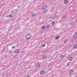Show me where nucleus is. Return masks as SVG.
I'll list each match as a JSON object with an SVG mask.
<instances>
[{
  "mask_svg": "<svg viewBox=\"0 0 77 77\" xmlns=\"http://www.w3.org/2000/svg\"><path fill=\"white\" fill-rule=\"evenodd\" d=\"M29 36V37H26V40H29L31 37V34H28L26 35V36Z\"/></svg>",
  "mask_w": 77,
  "mask_h": 77,
  "instance_id": "obj_1",
  "label": "nucleus"
},
{
  "mask_svg": "<svg viewBox=\"0 0 77 77\" xmlns=\"http://www.w3.org/2000/svg\"><path fill=\"white\" fill-rule=\"evenodd\" d=\"M57 17V16H56L55 15H52L50 17V18L51 19H54V18H56Z\"/></svg>",
  "mask_w": 77,
  "mask_h": 77,
  "instance_id": "obj_2",
  "label": "nucleus"
},
{
  "mask_svg": "<svg viewBox=\"0 0 77 77\" xmlns=\"http://www.w3.org/2000/svg\"><path fill=\"white\" fill-rule=\"evenodd\" d=\"M47 5H43L42 7V9H45L47 8Z\"/></svg>",
  "mask_w": 77,
  "mask_h": 77,
  "instance_id": "obj_3",
  "label": "nucleus"
},
{
  "mask_svg": "<svg viewBox=\"0 0 77 77\" xmlns=\"http://www.w3.org/2000/svg\"><path fill=\"white\" fill-rule=\"evenodd\" d=\"M14 11H15V10L13 9L12 11H10L11 12V14H12L13 15H14Z\"/></svg>",
  "mask_w": 77,
  "mask_h": 77,
  "instance_id": "obj_4",
  "label": "nucleus"
},
{
  "mask_svg": "<svg viewBox=\"0 0 77 77\" xmlns=\"http://www.w3.org/2000/svg\"><path fill=\"white\" fill-rule=\"evenodd\" d=\"M73 48H74V49L77 48V45L75 44V45H74L73 46Z\"/></svg>",
  "mask_w": 77,
  "mask_h": 77,
  "instance_id": "obj_5",
  "label": "nucleus"
},
{
  "mask_svg": "<svg viewBox=\"0 0 77 77\" xmlns=\"http://www.w3.org/2000/svg\"><path fill=\"white\" fill-rule=\"evenodd\" d=\"M35 15H36V14L34 12L31 14V15L32 17H34V16H35Z\"/></svg>",
  "mask_w": 77,
  "mask_h": 77,
  "instance_id": "obj_6",
  "label": "nucleus"
},
{
  "mask_svg": "<svg viewBox=\"0 0 77 77\" xmlns=\"http://www.w3.org/2000/svg\"><path fill=\"white\" fill-rule=\"evenodd\" d=\"M73 59V58H72V57H70L69 58L68 60H72Z\"/></svg>",
  "mask_w": 77,
  "mask_h": 77,
  "instance_id": "obj_7",
  "label": "nucleus"
},
{
  "mask_svg": "<svg viewBox=\"0 0 77 77\" xmlns=\"http://www.w3.org/2000/svg\"><path fill=\"white\" fill-rule=\"evenodd\" d=\"M15 53H19V50L17 49L15 51Z\"/></svg>",
  "mask_w": 77,
  "mask_h": 77,
  "instance_id": "obj_8",
  "label": "nucleus"
},
{
  "mask_svg": "<svg viewBox=\"0 0 77 77\" xmlns=\"http://www.w3.org/2000/svg\"><path fill=\"white\" fill-rule=\"evenodd\" d=\"M45 73V71H42L40 72L41 74H44Z\"/></svg>",
  "mask_w": 77,
  "mask_h": 77,
  "instance_id": "obj_9",
  "label": "nucleus"
},
{
  "mask_svg": "<svg viewBox=\"0 0 77 77\" xmlns=\"http://www.w3.org/2000/svg\"><path fill=\"white\" fill-rule=\"evenodd\" d=\"M73 38H77V33L75 34L73 36Z\"/></svg>",
  "mask_w": 77,
  "mask_h": 77,
  "instance_id": "obj_10",
  "label": "nucleus"
},
{
  "mask_svg": "<svg viewBox=\"0 0 77 77\" xmlns=\"http://www.w3.org/2000/svg\"><path fill=\"white\" fill-rule=\"evenodd\" d=\"M68 1L67 0H65L64 1V3H65V4L67 3H68Z\"/></svg>",
  "mask_w": 77,
  "mask_h": 77,
  "instance_id": "obj_11",
  "label": "nucleus"
},
{
  "mask_svg": "<svg viewBox=\"0 0 77 77\" xmlns=\"http://www.w3.org/2000/svg\"><path fill=\"white\" fill-rule=\"evenodd\" d=\"M59 36H56V37L55 38V39H56V40H57V39H59Z\"/></svg>",
  "mask_w": 77,
  "mask_h": 77,
  "instance_id": "obj_12",
  "label": "nucleus"
},
{
  "mask_svg": "<svg viewBox=\"0 0 77 77\" xmlns=\"http://www.w3.org/2000/svg\"><path fill=\"white\" fill-rule=\"evenodd\" d=\"M74 71L73 70H71L69 71V73L70 74H71L72 72H73Z\"/></svg>",
  "mask_w": 77,
  "mask_h": 77,
  "instance_id": "obj_13",
  "label": "nucleus"
},
{
  "mask_svg": "<svg viewBox=\"0 0 77 77\" xmlns=\"http://www.w3.org/2000/svg\"><path fill=\"white\" fill-rule=\"evenodd\" d=\"M43 12H48V10H47V9H43Z\"/></svg>",
  "mask_w": 77,
  "mask_h": 77,
  "instance_id": "obj_14",
  "label": "nucleus"
},
{
  "mask_svg": "<svg viewBox=\"0 0 77 77\" xmlns=\"http://www.w3.org/2000/svg\"><path fill=\"white\" fill-rule=\"evenodd\" d=\"M6 17H8V18H11V17H12V15H9L8 16H6Z\"/></svg>",
  "mask_w": 77,
  "mask_h": 77,
  "instance_id": "obj_15",
  "label": "nucleus"
},
{
  "mask_svg": "<svg viewBox=\"0 0 77 77\" xmlns=\"http://www.w3.org/2000/svg\"><path fill=\"white\" fill-rule=\"evenodd\" d=\"M37 66H38V67H40V64L39 63H38V64L37 65Z\"/></svg>",
  "mask_w": 77,
  "mask_h": 77,
  "instance_id": "obj_16",
  "label": "nucleus"
},
{
  "mask_svg": "<svg viewBox=\"0 0 77 77\" xmlns=\"http://www.w3.org/2000/svg\"><path fill=\"white\" fill-rule=\"evenodd\" d=\"M43 59H45L46 58V55H44L42 57Z\"/></svg>",
  "mask_w": 77,
  "mask_h": 77,
  "instance_id": "obj_17",
  "label": "nucleus"
},
{
  "mask_svg": "<svg viewBox=\"0 0 77 77\" xmlns=\"http://www.w3.org/2000/svg\"><path fill=\"white\" fill-rule=\"evenodd\" d=\"M68 41V39H66V40H65L64 41V43H66V42H67Z\"/></svg>",
  "mask_w": 77,
  "mask_h": 77,
  "instance_id": "obj_18",
  "label": "nucleus"
},
{
  "mask_svg": "<svg viewBox=\"0 0 77 77\" xmlns=\"http://www.w3.org/2000/svg\"><path fill=\"white\" fill-rule=\"evenodd\" d=\"M54 23H55V22L54 21H53L51 23V24L53 25V24H54Z\"/></svg>",
  "mask_w": 77,
  "mask_h": 77,
  "instance_id": "obj_19",
  "label": "nucleus"
},
{
  "mask_svg": "<svg viewBox=\"0 0 77 77\" xmlns=\"http://www.w3.org/2000/svg\"><path fill=\"white\" fill-rule=\"evenodd\" d=\"M45 28V26H43L42 27V29H44Z\"/></svg>",
  "mask_w": 77,
  "mask_h": 77,
  "instance_id": "obj_20",
  "label": "nucleus"
},
{
  "mask_svg": "<svg viewBox=\"0 0 77 77\" xmlns=\"http://www.w3.org/2000/svg\"><path fill=\"white\" fill-rule=\"evenodd\" d=\"M66 18V16H64L63 17V18Z\"/></svg>",
  "mask_w": 77,
  "mask_h": 77,
  "instance_id": "obj_21",
  "label": "nucleus"
},
{
  "mask_svg": "<svg viewBox=\"0 0 77 77\" xmlns=\"http://www.w3.org/2000/svg\"><path fill=\"white\" fill-rule=\"evenodd\" d=\"M45 44H44L43 45L42 47H45Z\"/></svg>",
  "mask_w": 77,
  "mask_h": 77,
  "instance_id": "obj_22",
  "label": "nucleus"
},
{
  "mask_svg": "<svg viewBox=\"0 0 77 77\" xmlns=\"http://www.w3.org/2000/svg\"><path fill=\"white\" fill-rule=\"evenodd\" d=\"M17 7L18 8H20V7H21V5H20V6H17Z\"/></svg>",
  "mask_w": 77,
  "mask_h": 77,
  "instance_id": "obj_23",
  "label": "nucleus"
},
{
  "mask_svg": "<svg viewBox=\"0 0 77 77\" xmlns=\"http://www.w3.org/2000/svg\"><path fill=\"white\" fill-rule=\"evenodd\" d=\"M64 57V56H63L61 57V58H62V59H63Z\"/></svg>",
  "mask_w": 77,
  "mask_h": 77,
  "instance_id": "obj_24",
  "label": "nucleus"
},
{
  "mask_svg": "<svg viewBox=\"0 0 77 77\" xmlns=\"http://www.w3.org/2000/svg\"><path fill=\"white\" fill-rule=\"evenodd\" d=\"M67 66H69V63L67 64Z\"/></svg>",
  "mask_w": 77,
  "mask_h": 77,
  "instance_id": "obj_25",
  "label": "nucleus"
},
{
  "mask_svg": "<svg viewBox=\"0 0 77 77\" xmlns=\"http://www.w3.org/2000/svg\"><path fill=\"white\" fill-rule=\"evenodd\" d=\"M15 48V46H13L12 48Z\"/></svg>",
  "mask_w": 77,
  "mask_h": 77,
  "instance_id": "obj_26",
  "label": "nucleus"
},
{
  "mask_svg": "<svg viewBox=\"0 0 77 77\" xmlns=\"http://www.w3.org/2000/svg\"><path fill=\"white\" fill-rule=\"evenodd\" d=\"M50 27V26H47V27H48H48Z\"/></svg>",
  "mask_w": 77,
  "mask_h": 77,
  "instance_id": "obj_27",
  "label": "nucleus"
},
{
  "mask_svg": "<svg viewBox=\"0 0 77 77\" xmlns=\"http://www.w3.org/2000/svg\"><path fill=\"white\" fill-rule=\"evenodd\" d=\"M26 77H30V76H26Z\"/></svg>",
  "mask_w": 77,
  "mask_h": 77,
  "instance_id": "obj_28",
  "label": "nucleus"
},
{
  "mask_svg": "<svg viewBox=\"0 0 77 77\" xmlns=\"http://www.w3.org/2000/svg\"><path fill=\"white\" fill-rule=\"evenodd\" d=\"M26 37H29V36H26Z\"/></svg>",
  "mask_w": 77,
  "mask_h": 77,
  "instance_id": "obj_29",
  "label": "nucleus"
},
{
  "mask_svg": "<svg viewBox=\"0 0 77 77\" xmlns=\"http://www.w3.org/2000/svg\"><path fill=\"white\" fill-rule=\"evenodd\" d=\"M37 68H38V67H37V68H36V69H37Z\"/></svg>",
  "mask_w": 77,
  "mask_h": 77,
  "instance_id": "obj_30",
  "label": "nucleus"
}]
</instances>
